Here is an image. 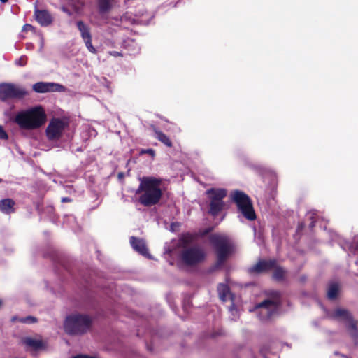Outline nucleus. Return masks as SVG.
Returning a JSON list of instances; mask_svg holds the SVG:
<instances>
[{
  "mask_svg": "<svg viewBox=\"0 0 358 358\" xmlns=\"http://www.w3.org/2000/svg\"><path fill=\"white\" fill-rule=\"evenodd\" d=\"M137 193L141 192L139 201L145 206H151L157 203L162 196V180L151 176H144L140 179Z\"/></svg>",
  "mask_w": 358,
  "mask_h": 358,
  "instance_id": "1",
  "label": "nucleus"
},
{
  "mask_svg": "<svg viewBox=\"0 0 358 358\" xmlns=\"http://www.w3.org/2000/svg\"><path fill=\"white\" fill-rule=\"evenodd\" d=\"M45 114L41 106H36L19 112L15 118L16 124L24 129H34L40 127L45 121Z\"/></svg>",
  "mask_w": 358,
  "mask_h": 358,
  "instance_id": "2",
  "label": "nucleus"
},
{
  "mask_svg": "<svg viewBox=\"0 0 358 358\" xmlns=\"http://www.w3.org/2000/svg\"><path fill=\"white\" fill-rule=\"evenodd\" d=\"M92 324V318L87 315L73 314L66 317L64 328L70 335H79L88 331Z\"/></svg>",
  "mask_w": 358,
  "mask_h": 358,
  "instance_id": "3",
  "label": "nucleus"
},
{
  "mask_svg": "<svg viewBox=\"0 0 358 358\" xmlns=\"http://www.w3.org/2000/svg\"><path fill=\"white\" fill-rule=\"evenodd\" d=\"M230 197L236 204L238 212H240L245 219L250 221L256 219V214L252 201L245 193L240 190H234L231 192Z\"/></svg>",
  "mask_w": 358,
  "mask_h": 358,
  "instance_id": "4",
  "label": "nucleus"
},
{
  "mask_svg": "<svg viewBox=\"0 0 358 358\" xmlns=\"http://www.w3.org/2000/svg\"><path fill=\"white\" fill-rule=\"evenodd\" d=\"M278 310L277 299H266L255 305L250 311H255L261 321H266L272 318Z\"/></svg>",
  "mask_w": 358,
  "mask_h": 358,
  "instance_id": "5",
  "label": "nucleus"
},
{
  "mask_svg": "<svg viewBox=\"0 0 358 358\" xmlns=\"http://www.w3.org/2000/svg\"><path fill=\"white\" fill-rule=\"evenodd\" d=\"M210 241L216 249L218 263H223L231 252V245L229 238L223 235L215 234L211 236Z\"/></svg>",
  "mask_w": 358,
  "mask_h": 358,
  "instance_id": "6",
  "label": "nucleus"
},
{
  "mask_svg": "<svg viewBox=\"0 0 358 358\" xmlns=\"http://www.w3.org/2000/svg\"><path fill=\"white\" fill-rule=\"evenodd\" d=\"M329 317L340 322H343L355 343L358 341V331L355 322L352 320L350 314L345 309H336Z\"/></svg>",
  "mask_w": 358,
  "mask_h": 358,
  "instance_id": "7",
  "label": "nucleus"
},
{
  "mask_svg": "<svg viewBox=\"0 0 358 358\" xmlns=\"http://www.w3.org/2000/svg\"><path fill=\"white\" fill-rule=\"evenodd\" d=\"M27 95V91L23 87L11 83L0 84V100L5 101L8 99H21Z\"/></svg>",
  "mask_w": 358,
  "mask_h": 358,
  "instance_id": "8",
  "label": "nucleus"
},
{
  "mask_svg": "<svg viewBox=\"0 0 358 358\" xmlns=\"http://www.w3.org/2000/svg\"><path fill=\"white\" fill-rule=\"evenodd\" d=\"M275 268L273 278L277 280H280L283 278L284 270L281 268L276 267L275 260L259 261L255 265L249 268L250 273H262Z\"/></svg>",
  "mask_w": 358,
  "mask_h": 358,
  "instance_id": "9",
  "label": "nucleus"
},
{
  "mask_svg": "<svg viewBox=\"0 0 358 358\" xmlns=\"http://www.w3.org/2000/svg\"><path fill=\"white\" fill-rule=\"evenodd\" d=\"M67 126L68 123L64 120L60 118L52 119L45 130L48 138L50 141L58 140L61 138Z\"/></svg>",
  "mask_w": 358,
  "mask_h": 358,
  "instance_id": "10",
  "label": "nucleus"
},
{
  "mask_svg": "<svg viewBox=\"0 0 358 358\" xmlns=\"http://www.w3.org/2000/svg\"><path fill=\"white\" fill-rule=\"evenodd\" d=\"M205 253L199 248L194 247L184 250L181 253V259L187 265H194L203 260Z\"/></svg>",
  "mask_w": 358,
  "mask_h": 358,
  "instance_id": "11",
  "label": "nucleus"
},
{
  "mask_svg": "<svg viewBox=\"0 0 358 358\" xmlns=\"http://www.w3.org/2000/svg\"><path fill=\"white\" fill-rule=\"evenodd\" d=\"M32 88L37 93L64 92L66 91V87L64 85L51 82H38L33 85Z\"/></svg>",
  "mask_w": 358,
  "mask_h": 358,
  "instance_id": "12",
  "label": "nucleus"
},
{
  "mask_svg": "<svg viewBox=\"0 0 358 358\" xmlns=\"http://www.w3.org/2000/svg\"><path fill=\"white\" fill-rule=\"evenodd\" d=\"M76 25L86 48L90 52L95 54L96 52V50L93 46L92 43V35L90 33V27L83 21H78L76 22Z\"/></svg>",
  "mask_w": 358,
  "mask_h": 358,
  "instance_id": "13",
  "label": "nucleus"
},
{
  "mask_svg": "<svg viewBox=\"0 0 358 358\" xmlns=\"http://www.w3.org/2000/svg\"><path fill=\"white\" fill-rule=\"evenodd\" d=\"M130 244L132 248L143 256L151 259L144 240L134 236L130 238Z\"/></svg>",
  "mask_w": 358,
  "mask_h": 358,
  "instance_id": "14",
  "label": "nucleus"
},
{
  "mask_svg": "<svg viewBox=\"0 0 358 358\" xmlns=\"http://www.w3.org/2000/svg\"><path fill=\"white\" fill-rule=\"evenodd\" d=\"M206 193L210 200L223 201L227 191L224 188H210Z\"/></svg>",
  "mask_w": 358,
  "mask_h": 358,
  "instance_id": "15",
  "label": "nucleus"
},
{
  "mask_svg": "<svg viewBox=\"0 0 358 358\" xmlns=\"http://www.w3.org/2000/svg\"><path fill=\"white\" fill-rule=\"evenodd\" d=\"M35 17L36 21L42 26H48L52 22V17L50 13L44 10H36L35 11Z\"/></svg>",
  "mask_w": 358,
  "mask_h": 358,
  "instance_id": "16",
  "label": "nucleus"
},
{
  "mask_svg": "<svg viewBox=\"0 0 358 358\" xmlns=\"http://www.w3.org/2000/svg\"><path fill=\"white\" fill-rule=\"evenodd\" d=\"M22 343L27 347L34 350H37L43 347V342L40 339L31 337L24 338L22 341Z\"/></svg>",
  "mask_w": 358,
  "mask_h": 358,
  "instance_id": "17",
  "label": "nucleus"
},
{
  "mask_svg": "<svg viewBox=\"0 0 358 358\" xmlns=\"http://www.w3.org/2000/svg\"><path fill=\"white\" fill-rule=\"evenodd\" d=\"M14 205L15 202L11 199H2L0 201V211L6 214H10L14 212Z\"/></svg>",
  "mask_w": 358,
  "mask_h": 358,
  "instance_id": "18",
  "label": "nucleus"
},
{
  "mask_svg": "<svg viewBox=\"0 0 358 358\" xmlns=\"http://www.w3.org/2000/svg\"><path fill=\"white\" fill-rule=\"evenodd\" d=\"M224 201L210 200L209 213L213 216L217 215L223 209Z\"/></svg>",
  "mask_w": 358,
  "mask_h": 358,
  "instance_id": "19",
  "label": "nucleus"
},
{
  "mask_svg": "<svg viewBox=\"0 0 358 358\" xmlns=\"http://www.w3.org/2000/svg\"><path fill=\"white\" fill-rule=\"evenodd\" d=\"M153 131L155 133V137L157 140H159L167 147L170 148L172 146V142L167 135L164 134L162 131L159 130L156 127H154Z\"/></svg>",
  "mask_w": 358,
  "mask_h": 358,
  "instance_id": "20",
  "label": "nucleus"
},
{
  "mask_svg": "<svg viewBox=\"0 0 358 358\" xmlns=\"http://www.w3.org/2000/svg\"><path fill=\"white\" fill-rule=\"evenodd\" d=\"M124 48L127 49L130 55H136L141 50L140 46L131 39H127L124 41Z\"/></svg>",
  "mask_w": 358,
  "mask_h": 358,
  "instance_id": "21",
  "label": "nucleus"
},
{
  "mask_svg": "<svg viewBox=\"0 0 358 358\" xmlns=\"http://www.w3.org/2000/svg\"><path fill=\"white\" fill-rule=\"evenodd\" d=\"M217 291L220 299L223 301H226L228 298H231L229 288L227 285L220 284L217 287Z\"/></svg>",
  "mask_w": 358,
  "mask_h": 358,
  "instance_id": "22",
  "label": "nucleus"
},
{
  "mask_svg": "<svg viewBox=\"0 0 358 358\" xmlns=\"http://www.w3.org/2000/svg\"><path fill=\"white\" fill-rule=\"evenodd\" d=\"M338 285L336 283H331L329 285L327 295L328 299H335L338 295Z\"/></svg>",
  "mask_w": 358,
  "mask_h": 358,
  "instance_id": "23",
  "label": "nucleus"
},
{
  "mask_svg": "<svg viewBox=\"0 0 358 358\" xmlns=\"http://www.w3.org/2000/svg\"><path fill=\"white\" fill-rule=\"evenodd\" d=\"M13 321H17L25 324H32L37 322V319L33 316H27L24 317L17 318L14 317L12 318Z\"/></svg>",
  "mask_w": 358,
  "mask_h": 358,
  "instance_id": "24",
  "label": "nucleus"
},
{
  "mask_svg": "<svg viewBox=\"0 0 358 358\" xmlns=\"http://www.w3.org/2000/svg\"><path fill=\"white\" fill-rule=\"evenodd\" d=\"M99 10L101 13H106L110 8V0H99Z\"/></svg>",
  "mask_w": 358,
  "mask_h": 358,
  "instance_id": "25",
  "label": "nucleus"
},
{
  "mask_svg": "<svg viewBox=\"0 0 358 358\" xmlns=\"http://www.w3.org/2000/svg\"><path fill=\"white\" fill-rule=\"evenodd\" d=\"M229 310L231 313V315L234 317L233 319H235L238 316V310L234 303L229 307Z\"/></svg>",
  "mask_w": 358,
  "mask_h": 358,
  "instance_id": "26",
  "label": "nucleus"
},
{
  "mask_svg": "<svg viewBox=\"0 0 358 358\" xmlns=\"http://www.w3.org/2000/svg\"><path fill=\"white\" fill-rule=\"evenodd\" d=\"M8 138V136L6 131L4 130L2 126L0 125V139L1 140H7Z\"/></svg>",
  "mask_w": 358,
  "mask_h": 358,
  "instance_id": "27",
  "label": "nucleus"
},
{
  "mask_svg": "<svg viewBox=\"0 0 358 358\" xmlns=\"http://www.w3.org/2000/svg\"><path fill=\"white\" fill-rule=\"evenodd\" d=\"M15 64L20 66H24L26 64L25 57L22 56L15 61Z\"/></svg>",
  "mask_w": 358,
  "mask_h": 358,
  "instance_id": "28",
  "label": "nucleus"
},
{
  "mask_svg": "<svg viewBox=\"0 0 358 358\" xmlns=\"http://www.w3.org/2000/svg\"><path fill=\"white\" fill-rule=\"evenodd\" d=\"M145 153L150 155L152 157H155V152L153 149L141 150V154H145Z\"/></svg>",
  "mask_w": 358,
  "mask_h": 358,
  "instance_id": "29",
  "label": "nucleus"
},
{
  "mask_svg": "<svg viewBox=\"0 0 358 358\" xmlns=\"http://www.w3.org/2000/svg\"><path fill=\"white\" fill-rule=\"evenodd\" d=\"M108 54L110 55V56H113V57H122L123 55L122 52H117V51H109L108 52Z\"/></svg>",
  "mask_w": 358,
  "mask_h": 358,
  "instance_id": "30",
  "label": "nucleus"
},
{
  "mask_svg": "<svg viewBox=\"0 0 358 358\" xmlns=\"http://www.w3.org/2000/svg\"><path fill=\"white\" fill-rule=\"evenodd\" d=\"M73 358H97L94 356H90L87 355H78L76 356H74Z\"/></svg>",
  "mask_w": 358,
  "mask_h": 358,
  "instance_id": "31",
  "label": "nucleus"
},
{
  "mask_svg": "<svg viewBox=\"0 0 358 358\" xmlns=\"http://www.w3.org/2000/svg\"><path fill=\"white\" fill-rule=\"evenodd\" d=\"M355 253L358 255V237L357 238H355Z\"/></svg>",
  "mask_w": 358,
  "mask_h": 358,
  "instance_id": "32",
  "label": "nucleus"
},
{
  "mask_svg": "<svg viewBox=\"0 0 358 358\" xmlns=\"http://www.w3.org/2000/svg\"><path fill=\"white\" fill-rule=\"evenodd\" d=\"M70 201H71V199L68 197H64L62 199V202H69Z\"/></svg>",
  "mask_w": 358,
  "mask_h": 358,
  "instance_id": "33",
  "label": "nucleus"
},
{
  "mask_svg": "<svg viewBox=\"0 0 358 358\" xmlns=\"http://www.w3.org/2000/svg\"><path fill=\"white\" fill-rule=\"evenodd\" d=\"M24 28H25V29H29H29H31V28H32V26H31V25H30V24H26V25L24 26Z\"/></svg>",
  "mask_w": 358,
  "mask_h": 358,
  "instance_id": "34",
  "label": "nucleus"
},
{
  "mask_svg": "<svg viewBox=\"0 0 358 358\" xmlns=\"http://www.w3.org/2000/svg\"><path fill=\"white\" fill-rule=\"evenodd\" d=\"M43 48V40L42 39L41 42V49H42Z\"/></svg>",
  "mask_w": 358,
  "mask_h": 358,
  "instance_id": "35",
  "label": "nucleus"
},
{
  "mask_svg": "<svg viewBox=\"0 0 358 358\" xmlns=\"http://www.w3.org/2000/svg\"><path fill=\"white\" fill-rule=\"evenodd\" d=\"M8 1V0H0V1H1V2H2V3H6V2H7Z\"/></svg>",
  "mask_w": 358,
  "mask_h": 358,
  "instance_id": "36",
  "label": "nucleus"
},
{
  "mask_svg": "<svg viewBox=\"0 0 358 358\" xmlns=\"http://www.w3.org/2000/svg\"><path fill=\"white\" fill-rule=\"evenodd\" d=\"M2 305V301L0 299V307Z\"/></svg>",
  "mask_w": 358,
  "mask_h": 358,
  "instance_id": "37",
  "label": "nucleus"
},
{
  "mask_svg": "<svg viewBox=\"0 0 358 358\" xmlns=\"http://www.w3.org/2000/svg\"><path fill=\"white\" fill-rule=\"evenodd\" d=\"M2 182V180L0 178V183Z\"/></svg>",
  "mask_w": 358,
  "mask_h": 358,
  "instance_id": "38",
  "label": "nucleus"
}]
</instances>
